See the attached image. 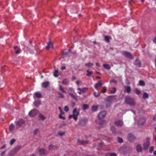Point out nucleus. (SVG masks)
Here are the masks:
<instances>
[{
  "label": "nucleus",
  "instance_id": "61",
  "mask_svg": "<svg viewBox=\"0 0 156 156\" xmlns=\"http://www.w3.org/2000/svg\"><path fill=\"white\" fill-rule=\"evenodd\" d=\"M62 69H66V67L64 66H63L62 67Z\"/></svg>",
  "mask_w": 156,
  "mask_h": 156
},
{
  "label": "nucleus",
  "instance_id": "64",
  "mask_svg": "<svg viewBox=\"0 0 156 156\" xmlns=\"http://www.w3.org/2000/svg\"><path fill=\"white\" fill-rule=\"evenodd\" d=\"M154 155H156V151H154Z\"/></svg>",
  "mask_w": 156,
  "mask_h": 156
},
{
  "label": "nucleus",
  "instance_id": "14",
  "mask_svg": "<svg viewBox=\"0 0 156 156\" xmlns=\"http://www.w3.org/2000/svg\"><path fill=\"white\" fill-rule=\"evenodd\" d=\"M41 104V101L39 100L36 101L34 102V106L37 107H39Z\"/></svg>",
  "mask_w": 156,
  "mask_h": 156
},
{
  "label": "nucleus",
  "instance_id": "28",
  "mask_svg": "<svg viewBox=\"0 0 156 156\" xmlns=\"http://www.w3.org/2000/svg\"><path fill=\"white\" fill-rule=\"evenodd\" d=\"M103 66L106 69H110L111 67L109 65L107 64H103Z\"/></svg>",
  "mask_w": 156,
  "mask_h": 156
},
{
  "label": "nucleus",
  "instance_id": "48",
  "mask_svg": "<svg viewBox=\"0 0 156 156\" xmlns=\"http://www.w3.org/2000/svg\"><path fill=\"white\" fill-rule=\"evenodd\" d=\"M69 94L70 95V96L73 98L76 99V97L73 95V94L71 93H69Z\"/></svg>",
  "mask_w": 156,
  "mask_h": 156
},
{
  "label": "nucleus",
  "instance_id": "52",
  "mask_svg": "<svg viewBox=\"0 0 156 156\" xmlns=\"http://www.w3.org/2000/svg\"><path fill=\"white\" fill-rule=\"evenodd\" d=\"M38 129H36L35 130L34 132V135H36L37 133V131H38Z\"/></svg>",
  "mask_w": 156,
  "mask_h": 156
},
{
  "label": "nucleus",
  "instance_id": "25",
  "mask_svg": "<svg viewBox=\"0 0 156 156\" xmlns=\"http://www.w3.org/2000/svg\"><path fill=\"white\" fill-rule=\"evenodd\" d=\"M14 49L15 51V53L16 54H19L20 52V49H19L17 46H15L14 47Z\"/></svg>",
  "mask_w": 156,
  "mask_h": 156
},
{
  "label": "nucleus",
  "instance_id": "4",
  "mask_svg": "<svg viewBox=\"0 0 156 156\" xmlns=\"http://www.w3.org/2000/svg\"><path fill=\"white\" fill-rule=\"evenodd\" d=\"M150 138L148 137L146 138V141L143 144V148L144 150L147 149L148 148L150 145Z\"/></svg>",
  "mask_w": 156,
  "mask_h": 156
},
{
  "label": "nucleus",
  "instance_id": "55",
  "mask_svg": "<svg viewBox=\"0 0 156 156\" xmlns=\"http://www.w3.org/2000/svg\"><path fill=\"white\" fill-rule=\"evenodd\" d=\"M72 117H73V118L74 119V115H73V114L72 115H69V119H70Z\"/></svg>",
  "mask_w": 156,
  "mask_h": 156
},
{
  "label": "nucleus",
  "instance_id": "58",
  "mask_svg": "<svg viewBox=\"0 0 156 156\" xmlns=\"http://www.w3.org/2000/svg\"><path fill=\"white\" fill-rule=\"evenodd\" d=\"M96 66L98 67H100V64L98 63H97V62L96 63Z\"/></svg>",
  "mask_w": 156,
  "mask_h": 156
},
{
  "label": "nucleus",
  "instance_id": "6",
  "mask_svg": "<svg viewBox=\"0 0 156 156\" xmlns=\"http://www.w3.org/2000/svg\"><path fill=\"white\" fill-rule=\"evenodd\" d=\"M122 54L124 56L130 59H133V57L132 54L127 51H123L122 52Z\"/></svg>",
  "mask_w": 156,
  "mask_h": 156
},
{
  "label": "nucleus",
  "instance_id": "12",
  "mask_svg": "<svg viewBox=\"0 0 156 156\" xmlns=\"http://www.w3.org/2000/svg\"><path fill=\"white\" fill-rule=\"evenodd\" d=\"M145 119L144 117L141 118L138 122L139 125H141L143 124L145 122Z\"/></svg>",
  "mask_w": 156,
  "mask_h": 156
},
{
  "label": "nucleus",
  "instance_id": "54",
  "mask_svg": "<svg viewBox=\"0 0 156 156\" xmlns=\"http://www.w3.org/2000/svg\"><path fill=\"white\" fill-rule=\"evenodd\" d=\"M64 114V112H63V110L61 111L60 112V114L59 115H62Z\"/></svg>",
  "mask_w": 156,
  "mask_h": 156
},
{
  "label": "nucleus",
  "instance_id": "46",
  "mask_svg": "<svg viewBox=\"0 0 156 156\" xmlns=\"http://www.w3.org/2000/svg\"><path fill=\"white\" fill-rule=\"evenodd\" d=\"M64 110L66 112H68L69 110V108L67 106H65L64 107Z\"/></svg>",
  "mask_w": 156,
  "mask_h": 156
},
{
  "label": "nucleus",
  "instance_id": "40",
  "mask_svg": "<svg viewBox=\"0 0 156 156\" xmlns=\"http://www.w3.org/2000/svg\"><path fill=\"white\" fill-rule=\"evenodd\" d=\"M135 92L137 94H139L140 93V90H138L137 88H136L135 90Z\"/></svg>",
  "mask_w": 156,
  "mask_h": 156
},
{
  "label": "nucleus",
  "instance_id": "3",
  "mask_svg": "<svg viewBox=\"0 0 156 156\" xmlns=\"http://www.w3.org/2000/svg\"><path fill=\"white\" fill-rule=\"evenodd\" d=\"M38 113V111L36 109H33L29 113V115L31 117H34L36 116Z\"/></svg>",
  "mask_w": 156,
  "mask_h": 156
},
{
  "label": "nucleus",
  "instance_id": "26",
  "mask_svg": "<svg viewBox=\"0 0 156 156\" xmlns=\"http://www.w3.org/2000/svg\"><path fill=\"white\" fill-rule=\"evenodd\" d=\"M125 91L126 92L128 93H129L131 91L130 87L129 86H127L125 87Z\"/></svg>",
  "mask_w": 156,
  "mask_h": 156
},
{
  "label": "nucleus",
  "instance_id": "23",
  "mask_svg": "<svg viewBox=\"0 0 156 156\" xmlns=\"http://www.w3.org/2000/svg\"><path fill=\"white\" fill-rule=\"evenodd\" d=\"M35 96L38 98H40L41 97V94L38 92H36L34 94Z\"/></svg>",
  "mask_w": 156,
  "mask_h": 156
},
{
  "label": "nucleus",
  "instance_id": "20",
  "mask_svg": "<svg viewBox=\"0 0 156 156\" xmlns=\"http://www.w3.org/2000/svg\"><path fill=\"white\" fill-rule=\"evenodd\" d=\"M24 122L23 121L20 120L16 122V124L17 126H20L24 123Z\"/></svg>",
  "mask_w": 156,
  "mask_h": 156
},
{
  "label": "nucleus",
  "instance_id": "19",
  "mask_svg": "<svg viewBox=\"0 0 156 156\" xmlns=\"http://www.w3.org/2000/svg\"><path fill=\"white\" fill-rule=\"evenodd\" d=\"M134 64L136 65L137 66L140 67L141 66V64L140 61L137 59L135 62Z\"/></svg>",
  "mask_w": 156,
  "mask_h": 156
},
{
  "label": "nucleus",
  "instance_id": "60",
  "mask_svg": "<svg viewBox=\"0 0 156 156\" xmlns=\"http://www.w3.org/2000/svg\"><path fill=\"white\" fill-rule=\"evenodd\" d=\"M58 109L59 110L60 112L62 110L60 107H58Z\"/></svg>",
  "mask_w": 156,
  "mask_h": 156
},
{
  "label": "nucleus",
  "instance_id": "41",
  "mask_svg": "<svg viewBox=\"0 0 156 156\" xmlns=\"http://www.w3.org/2000/svg\"><path fill=\"white\" fill-rule=\"evenodd\" d=\"M107 91V89L105 87H103V89L101 90V91L103 93H104L106 92Z\"/></svg>",
  "mask_w": 156,
  "mask_h": 156
},
{
  "label": "nucleus",
  "instance_id": "42",
  "mask_svg": "<svg viewBox=\"0 0 156 156\" xmlns=\"http://www.w3.org/2000/svg\"><path fill=\"white\" fill-rule=\"evenodd\" d=\"M54 76L55 77H57L58 76V71L56 70H55L54 74Z\"/></svg>",
  "mask_w": 156,
  "mask_h": 156
},
{
  "label": "nucleus",
  "instance_id": "1",
  "mask_svg": "<svg viewBox=\"0 0 156 156\" xmlns=\"http://www.w3.org/2000/svg\"><path fill=\"white\" fill-rule=\"evenodd\" d=\"M125 103L131 106H134L136 104V102L134 99L129 96H126L125 98Z\"/></svg>",
  "mask_w": 156,
  "mask_h": 156
},
{
  "label": "nucleus",
  "instance_id": "13",
  "mask_svg": "<svg viewBox=\"0 0 156 156\" xmlns=\"http://www.w3.org/2000/svg\"><path fill=\"white\" fill-rule=\"evenodd\" d=\"M39 151V154L41 155H45L47 154L45 150L43 148L40 149Z\"/></svg>",
  "mask_w": 156,
  "mask_h": 156
},
{
  "label": "nucleus",
  "instance_id": "62",
  "mask_svg": "<svg viewBox=\"0 0 156 156\" xmlns=\"http://www.w3.org/2000/svg\"><path fill=\"white\" fill-rule=\"evenodd\" d=\"M96 78L97 79H100L101 77L99 76H98L96 77Z\"/></svg>",
  "mask_w": 156,
  "mask_h": 156
},
{
  "label": "nucleus",
  "instance_id": "44",
  "mask_svg": "<svg viewBox=\"0 0 156 156\" xmlns=\"http://www.w3.org/2000/svg\"><path fill=\"white\" fill-rule=\"evenodd\" d=\"M15 141V139H12L10 142V144L11 145H12L14 143Z\"/></svg>",
  "mask_w": 156,
  "mask_h": 156
},
{
  "label": "nucleus",
  "instance_id": "33",
  "mask_svg": "<svg viewBox=\"0 0 156 156\" xmlns=\"http://www.w3.org/2000/svg\"><path fill=\"white\" fill-rule=\"evenodd\" d=\"M116 88L115 87H114L112 88V89L110 91V93L111 94H114L116 92Z\"/></svg>",
  "mask_w": 156,
  "mask_h": 156
},
{
  "label": "nucleus",
  "instance_id": "24",
  "mask_svg": "<svg viewBox=\"0 0 156 156\" xmlns=\"http://www.w3.org/2000/svg\"><path fill=\"white\" fill-rule=\"evenodd\" d=\"M69 80L66 79H64L62 81V83L65 85H68L69 84Z\"/></svg>",
  "mask_w": 156,
  "mask_h": 156
},
{
  "label": "nucleus",
  "instance_id": "59",
  "mask_svg": "<svg viewBox=\"0 0 156 156\" xmlns=\"http://www.w3.org/2000/svg\"><path fill=\"white\" fill-rule=\"evenodd\" d=\"M76 79V77L73 76L72 77V79L73 80H75Z\"/></svg>",
  "mask_w": 156,
  "mask_h": 156
},
{
  "label": "nucleus",
  "instance_id": "43",
  "mask_svg": "<svg viewBox=\"0 0 156 156\" xmlns=\"http://www.w3.org/2000/svg\"><path fill=\"white\" fill-rule=\"evenodd\" d=\"M58 93L59 94L58 98H64V96L63 94L59 92Z\"/></svg>",
  "mask_w": 156,
  "mask_h": 156
},
{
  "label": "nucleus",
  "instance_id": "18",
  "mask_svg": "<svg viewBox=\"0 0 156 156\" xmlns=\"http://www.w3.org/2000/svg\"><path fill=\"white\" fill-rule=\"evenodd\" d=\"M48 148L50 150H56L57 148V147L55 146H54L52 145H49Z\"/></svg>",
  "mask_w": 156,
  "mask_h": 156
},
{
  "label": "nucleus",
  "instance_id": "47",
  "mask_svg": "<svg viewBox=\"0 0 156 156\" xmlns=\"http://www.w3.org/2000/svg\"><path fill=\"white\" fill-rule=\"evenodd\" d=\"M111 129L113 133H115V128L114 127H112L111 128Z\"/></svg>",
  "mask_w": 156,
  "mask_h": 156
},
{
  "label": "nucleus",
  "instance_id": "57",
  "mask_svg": "<svg viewBox=\"0 0 156 156\" xmlns=\"http://www.w3.org/2000/svg\"><path fill=\"white\" fill-rule=\"evenodd\" d=\"M64 134V133H59V135L61 136H62Z\"/></svg>",
  "mask_w": 156,
  "mask_h": 156
},
{
  "label": "nucleus",
  "instance_id": "45",
  "mask_svg": "<svg viewBox=\"0 0 156 156\" xmlns=\"http://www.w3.org/2000/svg\"><path fill=\"white\" fill-rule=\"evenodd\" d=\"M118 141L119 143H122L123 142V140L122 138L118 137Z\"/></svg>",
  "mask_w": 156,
  "mask_h": 156
},
{
  "label": "nucleus",
  "instance_id": "11",
  "mask_svg": "<svg viewBox=\"0 0 156 156\" xmlns=\"http://www.w3.org/2000/svg\"><path fill=\"white\" fill-rule=\"evenodd\" d=\"M128 138L130 141H132L135 138V137L133 134L130 133L128 135Z\"/></svg>",
  "mask_w": 156,
  "mask_h": 156
},
{
  "label": "nucleus",
  "instance_id": "34",
  "mask_svg": "<svg viewBox=\"0 0 156 156\" xmlns=\"http://www.w3.org/2000/svg\"><path fill=\"white\" fill-rule=\"evenodd\" d=\"M100 95V94L99 92L97 93L96 92H94V95L95 97H99Z\"/></svg>",
  "mask_w": 156,
  "mask_h": 156
},
{
  "label": "nucleus",
  "instance_id": "22",
  "mask_svg": "<svg viewBox=\"0 0 156 156\" xmlns=\"http://www.w3.org/2000/svg\"><path fill=\"white\" fill-rule=\"evenodd\" d=\"M136 149L137 151L138 152L141 151L142 150V147L140 144H138L136 146Z\"/></svg>",
  "mask_w": 156,
  "mask_h": 156
},
{
  "label": "nucleus",
  "instance_id": "32",
  "mask_svg": "<svg viewBox=\"0 0 156 156\" xmlns=\"http://www.w3.org/2000/svg\"><path fill=\"white\" fill-rule=\"evenodd\" d=\"M39 118L42 120H44L45 119V117L41 114H40L39 115Z\"/></svg>",
  "mask_w": 156,
  "mask_h": 156
},
{
  "label": "nucleus",
  "instance_id": "31",
  "mask_svg": "<svg viewBox=\"0 0 156 156\" xmlns=\"http://www.w3.org/2000/svg\"><path fill=\"white\" fill-rule=\"evenodd\" d=\"M98 108V106H93L92 107V110L93 111L95 112L97 111Z\"/></svg>",
  "mask_w": 156,
  "mask_h": 156
},
{
  "label": "nucleus",
  "instance_id": "17",
  "mask_svg": "<svg viewBox=\"0 0 156 156\" xmlns=\"http://www.w3.org/2000/svg\"><path fill=\"white\" fill-rule=\"evenodd\" d=\"M53 48V44L51 42H49L48 43L47 46L46 47V49H48L50 48Z\"/></svg>",
  "mask_w": 156,
  "mask_h": 156
},
{
  "label": "nucleus",
  "instance_id": "29",
  "mask_svg": "<svg viewBox=\"0 0 156 156\" xmlns=\"http://www.w3.org/2000/svg\"><path fill=\"white\" fill-rule=\"evenodd\" d=\"M15 128L13 124H11V125L9 127V129L10 131H12Z\"/></svg>",
  "mask_w": 156,
  "mask_h": 156
},
{
  "label": "nucleus",
  "instance_id": "53",
  "mask_svg": "<svg viewBox=\"0 0 156 156\" xmlns=\"http://www.w3.org/2000/svg\"><path fill=\"white\" fill-rule=\"evenodd\" d=\"M115 96H110L108 97V99H112L114 98Z\"/></svg>",
  "mask_w": 156,
  "mask_h": 156
},
{
  "label": "nucleus",
  "instance_id": "56",
  "mask_svg": "<svg viewBox=\"0 0 156 156\" xmlns=\"http://www.w3.org/2000/svg\"><path fill=\"white\" fill-rule=\"evenodd\" d=\"M153 41L154 43L156 44V37H155L154 39L153 40Z\"/></svg>",
  "mask_w": 156,
  "mask_h": 156
},
{
  "label": "nucleus",
  "instance_id": "16",
  "mask_svg": "<svg viewBox=\"0 0 156 156\" xmlns=\"http://www.w3.org/2000/svg\"><path fill=\"white\" fill-rule=\"evenodd\" d=\"M104 38L105 40L108 42H109L110 40L112 39L111 37L109 36H105Z\"/></svg>",
  "mask_w": 156,
  "mask_h": 156
},
{
  "label": "nucleus",
  "instance_id": "63",
  "mask_svg": "<svg viewBox=\"0 0 156 156\" xmlns=\"http://www.w3.org/2000/svg\"><path fill=\"white\" fill-rule=\"evenodd\" d=\"M82 92L81 91H80L78 92V93H79V94H81V92Z\"/></svg>",
  "mask_w": 156,
  "mask_h": 156
},
{
  "label": "nucleus",
  "instance_id": "2",
  "mask_svg": "<svg viewBox=\"0 0 156 156\" xmlns=\"http://www.w3.org/2000/svg\"><path fill=\"white\" fill-rule=\"evenodd\" d=\"M80 110L79 109H77L76 108L73 110V113L74 115V119L75 121H76L78 119V116L80 114Z\"/></svg>",
  "mask_w": 156,
  "mask_h": 156
},
{
  "label": "nucleus",
  "instance_id": "10",
  "mask_svg": "<svg viewBox=\"0 0 156 156\" xmlns=\"http://www.w3.org/2000/svg\"><path fill=\"white\" fill-rule=\"evenodd\" d=\"M102 85V82L100 80L98 81V83L95 84L94 85V87L96 89L98 90V87L101 86Z\"/></svg>",
  "mask_w": 156,
  "mask_h": 156
},
{
  "label": "nucleus",
  "instance_id": "35",
  "mask_svg": "<svg viewBox=\"0 0 156 156\" xmlns=\"http://www.w3.org/2000/svg\"><path fill=\"white\" fill-rule=\"evenodd\" d=\"M87 73L86 74V75L87 76H90L93 73L92 71H89V70H87Z\"/></svg>",
  "mask_w": 156,
  "mask_h": 156
},
{
  "label": "nucleus",
  "instance_id": "27",
  "mask_svg": "<svg viewBox=\"0 0 156 156\" xmlns=\"http://www.w3.org/2000/svg\"><path fill=\"white\" fill-rule=\"evenodd\" d=\"M89 105L86 104H84L82 106V108L83 110H85L89 108Z\"/></svg>",
  "mask_w": 156,
  "mask_h": 156
},
{
  "label": "nucleus",
  "instance_id": "8",
  "mask_svg": "<svg viewBox=\"0 0 156 156\" xmlns=\"http://www.w3.org/2000/svg\"><path fill=\"white\" fill-rule=\"evenodd\" d=\"M77 142L79 145H85L88 144L87 141L80 140L79 139H77Z\"/></svg>",
  "mask_w": 156,
  "mask_h": 156
},
{
  "label": "nucleus",
  "instance_id": "30",
  "mask_svg": "<svg viewBox=\"0 0 156 156\" xmlns=\"http://www.w3.org/2000/svg\"><path fill=\"white\" fill-rule=\"evenodd\" d=\"M143 98L144 99L147 98H148V94L146 92L144 93L143 95Z\"/></svg>",
  "mask_w": 156,
  "mask_h": 156
},
{
  "label": "nucleus",
  "instance_id": "9",
  "mask_svg": "<svg viewBox=\"0 0 156 156\" xmlns=\"http://www.w3.org/2000/svg\"><path fill=\"white\" fill-rule=\"evenodd\" d=\"M115 124L117 126H122L123 125V122L122 120H118L115 121Z\"/></svg>",
  "mask_w": 156,
  "mask_h": 156
},
{
  "label": "nucleus",
  "instance_id": "37",
  "mask_svg": "<svg viewBox=\"0 0 156 156\" xmlns=\"http://www.w3.org/2000/svg\"><path fill=\"white\" fill-rule=\"evenodd\" d=\"M116 154L115 153H108L107 155V156H116Z\"/></svg>",
  "mask_w": 156,
  "mask_h": 156
},
{
  "label": "nucleus",
  "instance_id": "5",
  "mask_svg": "<svg viewBox=\"0 0 156 156\" xmlns=\"http://www.w3.org/2000/svg\"><path fill=\"white\" fill-rule=\"evenodd\" d=\"M87 122V119L84 118L80 120L78 122V124L81 126H84Z\"/></svg>",
  "mask_w": 156,
  "mask_h": 156
},
{
  "label": "nucleus",
  "instance_id": "21",
  "mask_svg": "<svg viewBox=\"0 0 156 156\" xmlns=\"http://www.w3.org/2000/svg\"><path fill=\"white\" fill-rule=\"evenodd\" d=\"M94 65V64L91 62L86 63L85 64V66L87 67L88 68L91 67H93Z\"/></svg>",
  "mask_w": 156,
  "mask_h": 156
},
{
  "label": "nucleus",
  "instance_id": "49",
  "mask_svg": "<svg viewBox=\"0 0 156 156\" xmlns=\"http://www.w3.org/2000/svg\"><path fill=\"white\" fill-rule=\"evenodd\" d=\"M154 150V147H150L149 149V151L151 153Z\"/></svg>",
  "mask_w": 156,
  "mask_h": 156
},
{
  "label": "nucleus",
  "instance_id": "38",
  "mask_svg": "<svg viewBox=\"0 0 156 156\" xmlns=\"http://www.w3.org/2000/svg\"><path fill=\"white\" fill-rule=\"evenodd\" d=\"M59 90L63 93H66V91L64 90V88L62 87L61 86H59Z\"/></svg>",
  "mask_w": 156,
  "mask_h": 156
},
{
  "label": "nucleus",
  "instance_id": "15",
  "mask_svg": "<svg viewBox=\"0 0 156 156\" xmlns=\"http://www.w3.org/2000/svg\"><path fill=\"white\" fill-rule=\"evenodd\" d=\"M50 84V83L48 81H46L42 83V87L44 88H46L48 87Z\"/></svg>",
  "mask_w": 156,
  "mask_h": 156
},
{
  "label": "nucleus",
  "instance_id": "39",
  "mask_svg": "<svg viewBox=\"0 0 156 156\" xmlns=\"http://www.w3.org/2000/svg\"><path fill=\"white\" fill-rule=\"evenodd\" d=\"M88 89V88L87 87H84L82 89H81V91L83 93H85L86 92L87 90Z\"/></svg>",
  "mask_w": 156,
  "mask_h": 156
},
{
  "label": "nucleus",
  "instance_id": "7",
  "mask_svg": "<svg viewBox=\"0 0 156 156\" xmlns=\"http://www.w3.org/2000/svg\"><path fill=\"white\" fill-rule=\"evenodd\" d=\"M106 115V112L105 111L99 113L98 116L99 119L104 118Z\"/></svg>",
  "mask_w": 156,
  "mask_h": 156
},
{
  "label": "nucleus",
  "instance_id": "50",
  "mask_svg": "<svg viewBox=\"0 0 156 156\" xmlns=\"http://www.w3.org/2000/svg\"><path fill=\"white\" fill-rule=\"evenodd\" d=\"M59 118L63 119H65V117L63 116H62V115H59Z\"/></svg>",
  "mask_w": 156,
  "mask_h": 156
},
{
  "label": "nucleus",
  "instance_id": "36",
  "mask_svg": "<svg viewBox=\"0 0 156 156\" xmlns=\"http://www.w3.org/2000/svg\"><path fill=\"white\" fill-rule=\"evenodd\" d=\"M139 85L141 86H144L145 85L144 82L142 80H140L139 81Z\"/></svg>",
  "mask_w": 156,
  "mask_h": 156
},
{
  "label": "nucleus",
  "instance_id": "51",
  "mask_svg": "<svg viewBox=\"0 0 156 156\" xmlns=\"http://www.w3.org/2000/svg\"><path fill=\"white\" fill-rule=\"evenodd\" d=\"M81 83V81H79V80L77 81L76 82V83L77 84V86H79V83Z\"/></svg>",
  "mask_w": 156,
  "mask_h": 156
}]
</instances>
